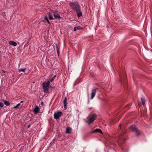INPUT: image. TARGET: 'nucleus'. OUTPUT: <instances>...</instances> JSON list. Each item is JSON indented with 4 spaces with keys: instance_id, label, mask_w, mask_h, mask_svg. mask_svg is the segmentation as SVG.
Wrapping results in <instances>:
<instances>
[{
    "instance_id": "f257e3e1",
    "label": "nucleus",
    "mask_w": 152,
    "mask_h": 152,
    "mask_svg": "<svg viewBox=\"0 0 152 152\" xmlns=\"http://www.w3.org/2000/svg\"><path fill=\"white\" fill-rule=\"evenodd\" d=\"M96 117L97 115L95 113H93L90 114L87 118V122L88 124H91L96 119Z\"/></svg>"
},
{
    "instance_id": "f03ea898",
    "label": "nucleus",
    "mask_w": 152,
    "mask_h": 152,
    "mask_svg": "<svg viewBox=\"0 0 152 152\" xmlns=\"http://www.w3.org/2000/svg\"><path fill=\"white\" fill-rule=\"evenodd\" d=\"M69 5L75 11H78L79 10V9H80L79 4L77 2H71Z\"/></svg>"
},
{
    "instance_id": "7ed1b4c3",
    "label": "nucleus",
    "mask_w": 152,
    "mask_h": 152,
    "mask_svg": "<svg viewBox=\"0 0 152 152\" xmlns=\"http://www.w3.org/2000/svg\"><path fill=\"white\" fill-rule=\"evenodd\" d=\"M126 135H125V132L123 133L121 135H120L118 139V144H121L123 142V141L125 140L126 138Z\"/></svg>"
},
{
    "instance_id": "20e7f679",
    "label": "nucleus",
    "mask_w": 152,
    "mask_h": 152,
    "mask_svg": "<svg viewBox=\"0 0 152 152\" xmlns=\"http://www.w3.org/2000/svg\"><path fill=\"white\" fill-rule=\"evenodd\" d=\"M42 85L44 92L45 93H48V88L51 87L50 85L49 81H48L46 83H44Z\"/></svg>"
},
{
    "instance_id": "39448f33",
    "label": "nucleus",
    "mask_w": 152,
    "mask_h": 152,
    "mask_svg": "<svg viewBox=\"0 0 152 152\" xmlns=\"http://www.w3.org/2000/svg\"><path fill=\"white\" fill-rule=\"evenodd\" d=\"M129 129L131 131L135 132L137 136H139L140 135V131L136 128L135 126H130Z\"/></svg>"
},
{
    "instance_id": "423d86ee",
    "label": "nucleus",
    "mask_w": 152,
    "mask_h": 152,
    "mask_svg": "<svg viewBox=\"0 0 152 152\" xmlns=\"http://www.w3.org/2000/svg\"><path fill=\"white\" fill-rule=\"evenodd\" d=\"M53 12L54 17L55 19H60L61 18V17L60 16L57 10H53Z\"/></svg>"
},
{
    "instance_id": "0eeeda50",
    "label": "nucleus",
    "mask_w": 152,
    "mask_h": 152,
    "mask_svg": "<svg viewBox=\"0 0 152 152\" xmlns=\"http://www.w3.org/2000/svg\"><path fill=\"white\" fill-rule=\"evenodd\" d=\"M62 115V113L61 112L58 111L55 113L54 114V118L55 119H58L59 117L61 116Z\"/></svg>"
},
{
    "instance_id": "6e6552de",
    "label": "nucleus",
    "mask_w": 152,
    "mask_h": 152,
    "mask_svg": "<svg viewBox=\"0 0 152 152\" xmlns=\"http://www.w3.org/2000/svg\"><path fill=\"white\" fill-rule=\"evenodd\" d=\"M98 90V88H94L92 89L91 92V99H93L94 97L95 96L96 94V90Z\"/></svg>"
},
{
    "instance_id": "1a4fd4ad",
    "label": "nucleus",
    "mask_w": 152,
    "mask_h": 152,
    "mask_svg": "<svg viewBox=\"0 0 152 152\" xmlns=\"http://www.w3.org/2000/svg\"><path fill=\"white\" fill-rule=\"evenodd\" d=\"M63 103L64 104V107L65 110H66L67 108V99L66 97L64 98V100L63 101Z\"/></svg>"
},
{
    "instance_id": "9d476101",
    "label": "nucleus",
    "mask_w": 152,
    "mask_h": 152,
    "mask_svg": "<svg viewBox=\"0 0 152 152\" xmlns=\"http://www.w3.org/2000/svg\"><path fill=\"white\" fill-rule=\"evenodd\" d=\"M56 50L58 56H59L60 54L59 50H60V45L59 44H56Z\"/></svg>"
},
{
    "instance_id": "9b49d317",
    "label": "nucleus",
    "mask_w": 152,
    "mask_h": 152,
    "mask_svg": "<svg viewBox=\"0 0 152 152\" xmlns=\"http://www.w3.org/2000/svg\"><path fill=\"white\" fill-rule=\"evenodd\" d=\"M76 11L77 12V14L78 17H80L82 16V14L80 11V9H79V10Z\"/></svg>"
},
{
    "instance_id": "f8f14e48",
    "label": "nucleus",
    "mask_w": 152,
    "mask_h": 152,
    "mask_svg": "<svg viewBox=\"0 0 152 152\" xmlns=\"http://www.w3.org/2000/svg\"><path fill=\"white\" fill-rule=\"evenodd\" d=\"M9 44L11 45L14 46H16L17 45V43L16 42L13 41H10L9 42Z\"/></svg>"
},
{
    "instance_id": "ddd939ff",
    "label": "nucleus",
    "mask_w": 152,
    "mask_h": 152,
    "mask_svg": "<svg viewBox=\"0 0 152 152\" xmlns=\"http://www.w3.org/2000/svg\"><path fill=\"white\" fill-rule=\"evenodd\" d=\"M3 102L4 103V104L7 106H9L10 104V103L8 101L3 100Z\"/></svg>"
},
{
    "instance_id": "4468645a",
    "label": "nucleus",
    "mask_w": 152,
    "mask_h": 152,
    "mask_svg": "<svg viewBox=\"0 0 152 152\" xmlns=\"http://www.w3.org/2000/svg\"><path fill=\"white\" fill-rule=\"evenodd\" d=\"M83 29L82 28H81L80 26H77L75 27L74 28V31H76L77 30H81Z\"/></svg>"
},
{
    "instance_id": "2eb2a0df",
    "label": "nucleus",
    "mask_w": 152,
    "mask_h": 152,
    "mask_svg": "<svg viewBox=\"0 0 152 152\" xmlns=\"http://www.w3.org/2000/svg\"><path fill=\"white\" fill-rule=\"evenodd\" d=\"M39 108L37 106H36L34 110V112L35 113H37L39 112Z\"/></svg>"
},
{
    "instance_id": "dca6fc26",
    "label": "nucleus",
    "mask_w": 152,
    "mask_h": 152,
    "mask_svg": "<svg viewBox=\"0 0 152 152\" xmlns=\"http://www.w3.org/2000/svg\"><path fill=\"white\" fill-rule=\"evenodd\" d=\"M71 132V129L70 128L67 127L66 128V132L67 133H70Z\"/></svg>"
},
{
    "instance_id": "f3484780",
    "label": "nucleus",
    "mask_w": 152,
    "mask_h": 152,
    "mask_svg": "<svg viewBox=\"0 0 152 152\" xmlns=\"http://www.w3.org/2000/svg\"><path fill=\"white\" fill-rule=\"evenodd\" d=\"M93 132H98L101 133L102 134H103V133H102V131L100 129H96Z\"/></svg>"
},
{
    "instance_id": "a211bd4d",
    "label": "nucleus",
    "mask_w": 152,
    "mask_h": 152,
    "mask_svg": "<svg viewBox=\"0 0 152 152\" xmlns=\"http://www.w3.org/2000/svg\"><path fill=\"white\" fill-rule=\"evenodd\" d=\"M48 14L49 16V18L50 20H53V16L51 14L50 12H48Z\"/></svg>"
},
{
    "instance_id": "6ab92c4d",
    "label": "nucleus",
    "mask_w": 152,
    "mask_h": 152,
    "mask_svg": "<svg viewBox=\"0 0 152 152\" xmlns=\"http://www.w3.org/2000/svg\"><path fill=\"white\" fill-rule=\"evenodd\" d=\"M141 101L142 104L143 105V106H144V105H145V103L144 98L143 97L141 98Z\"/></svg>"
},
{
    "instance_id": "aec40b11",
    "label": "nucleus",
    "mask_w": 152,
    "mask_h": 152,
    "mask_svg": "<svg viewBox=\"0 0 152 152\" xmlns=\"http://www.w3.org/2000/svg\"><path fill=\"white\" fill-rule=\"evenodd\" d=\"M26 71V69L25 68L19 69H18L19 72H20L21 71L24 72Z\"/></svg>"
},
{
    "instance_id": "412c9836",
    "label": "nucleus",
    "mask_w": 152,
    "mask_h": 152,
    "mask_svg": "<svg viewBox=\"0 0 152 152\" xmlns=\"http://www.w3.org/2000/svg\"><path fill=\"white\" fill-rule=\"evenodd\" d=\"M4 104L2 103V102H1L0 103V107H3L4 106Z\"/></svg>"
},
{
    "instance_id": "4be33fe9",
    "label": "nucleus",
    "mask_w": 152,
    "mask_h": 152,
    "mask_svg": "<svg viewBox=\"0 0 152 152\" xmlns=\"http://www.w3.org/2000/svg\"><path fill=\"white\" fill-rule=\"evenodd\" d=\"M54 79V77H53V78L51 79L50 80V81H49V82H52L53 81Z\"/></svg>"
},
{
    "instance_id": "5701e85b",
    "label": "nucleus",
    "mask_w": 152,
    "mask_h": 152,
    "mask_svg": "<svg viewBox=\"0 0 152 152\" xmlns=\"http://www.w3.org/2000/svg\"><path fill=\"white\" fill-rule=\"evenodd\" d=\"M47 21V22L49 23V24H50V22H49V20L48 19H46V20H45Z\"/></svg>"
},
{
    "instance_id": "b1692460",
    "label": "nucleus",
    "mask_w": 152,
    "mask_h": 152,
    "mask_svg": "<svg viewBox=\"0 0 152 152\" xmlns=\"http://www.w3.org/2000/svg\"><path fill=\"white\" fill-rule=\"evenodd\" d=\"M47 21V22L49 23V24H50V22H49V20L48 19H46V20H45Z\"/></svg>"
},
{
    "instance_id": "393cba45",
    "label": "nucleus",
    "mask_w": 152,
    "mask_h": 152,
    "mask_svg": "<svg viewBox=\"0 0 152 152\" xmlns=\"http://www.w3.org/2000/svg\"><path fill=\"white\" fill-rule=\"evenodd\" d=\"M18 107L17 105L16 106H14V108L15 109H17Z\"/></svg>"
},
{
    "instance_id": "a878e982",
    "label": "nucleus",
    "mask_w": 152,
    "mask_h": 152,
    "mask_svg": "<svg viewBox=\"0 0 152 152\" xmlns=\"http://www.w3.org/2000/svg\"><path fill=\"white\" fill-rule=\"evenodd\" d=\"M121 124H120L119 125V128L120 129H121Z\"/></svg>"
},
{
    "instance_id": "bb28decb",
    "label": "nucleus",
    "mask_w": 152,
    "mask_h": 152,
    "mask_svg": "<svg viewBox=\"0 0 152 152\" xmlns=\"http://www.w3.org/2000/svg\"><path fill=\"white\" fill-rule=\"evenodd\" d=\"M45 20H46V19H47H47H48V17H47V16H46L45 17Z\"/></svg>"
},
{
    "instance_id": "cd10ccee",
    "label": "nucleus",
    "mask_w": 152,
    "mask_h": 152,
    "mask_svg": "<svg viewBox=\"0 0 152 152\" xmlns=\"http://www.w3.org/2000/svg\"><path fill=\"white\" fill-rule=\"evenodd\" d=\"M20 103H19V104H18L17 105L18 107H19V106L20 105Z\"/></svg>"
},
{
    "instance_id": "c85d7f7f",
    "label": "nucleus",
    "mask_w": 152,
    "mask_h": 152,
    "mask_svg": "<svg viewBox=\"0 0 152 152\" xmlns=\"http://www.w3.org/2000/svg\"><path fill=\"white\" fill-rule=\"evenodd\" d=\"M2 72H4V73H5V71L4 70H2Z\"/></svg>"
},
{
    "instance_id": "c756f323",
    "label": "nucleus",
    "mask_w": 152,
    "mask_h": 152,
    "mask_svg": "<svg viewBox=\"0 0 152 152\" xmlns=\"http://www.w3.org/2000/svg\"><path fill=\"white\" fill-rule=\"evenodd\" d=\"M23 102V101H21L20 102V103H22Z\"/></svg>"
},
{
    "instance_id": "7c9ffc66",
    "label": "nucleus",
    "mask_w": 152,
    "mask_h": 152,
    "mask_svg": "<svg viewBox=\"0 0 152 152\" xmlns=\"http://www.w3.org/2000/svg\"><path fill=\"white\" fill-rule=\"evenodd\" d=\"M30 127V125H28V128H29V127Z\"/></svg>"
},
{
    "instance_id": "2f4dec72",
    "label": "nucleus",
    "mask_w": 152,
    "mask_h": 152,
    "mask_svg": "<svg viewBox=\"0 0 152 152\" xmlns=\"http://www.w3.org/2000/svg\"><path fill=\"white\" fill-rule=\"evenodd\" d=\"M138 105H139V106H140V104H138Z\"/></svg>"
},
{
    "instance_id": "473e14b6",
    "label": "nucleus",
    "mask_w": 152,
    "mask_h": 152,
    "mask_svg": "<svg viewBox=\"0 0 152 152\" xmlns=\"http://www.w3.org/2000/svg\"><path fill=\"white\" fill-rule=\"evenodd\" d=\"M56 77V75H55L54 76V77H54V78Z\"/></svg>"
}]
</instances>
